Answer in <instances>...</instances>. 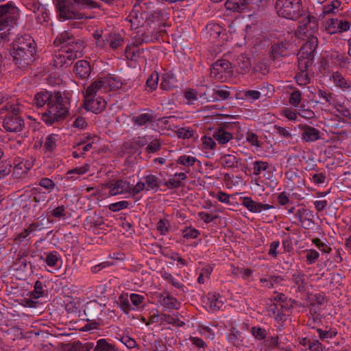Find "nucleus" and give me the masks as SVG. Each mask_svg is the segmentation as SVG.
<instances>
[{
    "instance_id": "1",
    "label": "nucleus",
    "mask_w": 351,
    "mask_h": 351,
    "mask_svg": "<svg viewBox=\"0 0 351 351\" xmlns=\"http://www.w3.org/2000/svg\"><path fill=\"white\" fill-rule=\"evenodd\" d=\"M33 104L38 108L47 106L46 111L42 114V120L47 125H51L63 120L69 114L70 97L68 93L43 90L34 95Z\"/></svg>"
},
{
    "instance_id": "2",
    "label": "nucleus",
    "mask_w": 351,
    "mask_h": 351,
    "mask_svg": "<svg viewBox=\"0 0 351 351\" xmlns=\"http://www.w3.org/2000/svg\"><path fill=\"white\" fill-rule=\"evenodd\" d=\"M36 44L29 34L19 36L13 43L10 55L19 68H25L34 60Z\"/></svg>"
},
{
    "instance_id": "3",
    "label": "nucleus",
    "mask_w": 351,
    "mask_h": 351,
    "mask_svg": "<svg viewBox=\"0 0 351 351\" xmlns=\"http://www.w3.org/2000/svg\"><path fill=\"white\" fill-rule=\"evenodd\" d=\"M23 106L18 99L12 102H7L0 108V114L6 112L3 121V127L10 132H18L23 130L25 126L24 119L21 114L23 111Z\"/></svg>"
},
{
    "instance_id": "4",
    "label": "nucleus",
    "mask_w": 351,
    "mask_h": 351,
    "mask_svg": "<svg viewBox=\"0 0 351 351\" xmlns=\"http://www.w3.org/2000/svg\"><path fill=\"white\" fill-rule=\"evenodd\" d=\"M275 9L279 16L293 21L298 19L304 12L302 0H276Z\"/></svg>"
},
{
    "instance_id": "5",
    "label": "nucleus",
    "mask_w": 351,
    "mask_h": 351,
    "mask_svg": "<svg viewBox=\"0 0 351 351\" xmlns=\"http://www.w3.org/2000/svg\"><path fill=\"white\" fill-rule=\"evenodd\" d=\"M19 16L18 8L12 2L0 5V36H5V29L16 23Z\"/></svg>"
},
{
    "instance_id": "6",
    "label": "nucleus",
    "mask_w": 351,
    "mask_h": 351,
    "mask_svg": "<svg viewBox=\"0 0 351 351\" xmlns=\"http://www.w3.org/2000/svg\"><path fill=\"white\" fill-rule=\"evenodd\" d=\"M55 6L59 21L80 20L84 18V14L74 8V5L71 0H56Z\"/></svg>"
},
{
    "instance_id": "7",
    "label": "nucleus",
    "mask_w": 351,
    "mask_h": 351,
    "mask_svg": "<svg viewBox=\"0 0 351 351\" xmlns=\"http://www.w3.org/2000/svg\"><path fill=\"white\" fill-rule=\"evenodd\" d=\"M232 72V64L228 60H218L211 66L210 77L223 82L231 77Z\"/></svg>"
},
{
    "instance_id": "8",
    "label": "nucleus",
    "mask_w": 351,
    "mask_h": 351,
    "mask_svg": "<svg viewBox=\"0 0 351 351\" xmlns=\"http://www.w3.org/2000/svg\"><path fill=\"white\" fill-rule=\"evenodd\" d=\"M160 188L158 178L156 176L149 174L144 176L143 181L138 182L135 186L132 188L131 194L136 195L143 191H153L156 192Z\"/></svg>"
},
{
    "instance_id": "9",
    "label": "nucleus",
    "mask_w": 351,
    "mask_h": 351,
    "mask_svg": "<svg viewBox=\"0 0 351 351\" xmlns=\"http://www.w3.org/2000/svg\"><path fill=\"white\" fill-rule=\"evenodd\" d=\"M350 23L346 20L331 18L325 26L326 32L332 35L337 33H342L349 30Z\"/></svg>"
},
{
    "instance_id": "10",
    "label": "nucleus",
    "mask_w": 351,
    "mask_h": 351,
    "mask_svg": "<svg viewBox=\"0 0 351 351\" xmlns=\"http://www.w3.org/2000/svg\"><path fill=\"white\" fill-rule=\"evenodd\" d=\"M106 106V101L100 95L90 97L85 95L84 107L86 110L99 114L105 110Z\"/></svg>"
},
{
    "instance_id": "11",
    "label": "nucleus",
    "mask_w": 351,
    "mask_h": 351,
    "mask_svg": "<svg viewBox=\"0 0 351 351\" xmlns=\"http://www.w3.org/2000/svg\"><path fill=\"white\" fill-rule=\"evenodd\" d=\"M261 91L248 90L243 92V98L247 100L254 101L260 99L262 94L265 97H271L274 93V86L269 84H264L260 88Z\"/></svg>"
},
{
    "instance_id": "12",
    "label": "nucleus",
    "mask_w": 351,
    "mask_h": 351,
    "mask_svg": "<svg viewBox=\"0 0 351 351\" xmlns=\"http://www.w3.org/2000/svg\"><path fill=\"white\" fill-rule=\"evenodd\" d=\"M146 12L142 11L141 8L134 5L132 10L126 18V21L131 23L132 28L137 29L143 26L145 22V16H147Z\"/></svg>"
},
{
    "instance_id": "13",
    "label": "nucleus",
    "mask_w": 351,
    "mask_h": 351,
    "mask_svg": "<svg viewBox=\"0 0 351 351\" xmlns=\"http://www.w3.org/2000/svg\"><path fill=\"white\" fill-rule=\"evenodd\" d=\"M106 187L109 189L110 195H117L125 193H130L132 187L128 181L117 180L114 182H110L106 184Z\"/></svg>"
},
{
    "instance_id": "14",
    "label": "nucleus",
    "mask_w": 351,
    "mask_h": 351,
    "mask_svg": "<svg viewBox=\"0 0 351 351\" xmlns=\"http://www.w3.org/2000/svg\"><path fill=\"white\" fill-rule=\"evenodd\" d=\"M230 95L231 93L226 86H216L215 89H209L208 93L205 95L207 96L208 101L226 100L230 98Z\"/></svg>"
},
{
    "instance_id": "15",
    "label": "nucleus",
    "mask_w": 351,
    "mask_h": 351,
    "mask_svg": "<svg viewBox=\"0 0 351 351\" xmlns=\"http://www.w3.org/2000/svg\"><path fill=\"white\" fill-rule=\"evenodd\" d=\"M74 59L68 53V51L61 49L55 52L53 56V66L56 68L69 66L72 64Z\"/></svg>"
},
{
    "instance_id": "16",
    "label": "nucleus",
    "mask_w": 351,
    "mask_h": 351,
    "mask_svg": "<svg viewBox=\"0 0 351 351\" xmlns=\"http://www.w3.org/2000/svg\"><path fill=\"white\" fill-rule=\"evenodd\" d=\"M241 204L252 213H261L263 210L274 208L271 205L256 202L250 197H241Z\"/></svg>"
},
{
    "instance_id": "17",
    "label": "nucleus",
    "mask_w": 351,
    "mask_h": 351,
    "mask_svg": "<svg viewBox=\"0 0 351 351\" xmlns=\"http://www.w3.org/2000/svg\"><path fill=\"white\" fill-rule=\"evenodd\" d=\"M84 48V42L75 38L74 40L70 41V43L66 44V46H65V47L63 49L68 51V53H69V55L71 56V57H73L75 60V59L82 56V50Z\"/></svg>"
},
{
    "instance_id": "18",
    "label": "nucleus",
    "mask_w": 351,
    "mask_h": 351,
    "mask_svg": "<svg viewBox=\"0 0 351 351\" xmlns=\"http://www.w3.org/2000/svg\"><path fill=\"white\" fill-rule=\"evenodd\" d=\"M104 79L99 78L97 80L93 82L86 88V95L88 97H97L100 94L106 93L107 88L104 84Z\"/></svg>"
},
{
    "instance_id": "19",
    "label": "nucleus",
    "mask_w": 351,
    "mask_h": 351,
    "mask_svg": "<svg viewBox=\"0 0 351 351\" xmlns=\"http://www.w3.org/2000/svg\"><path fill=\"white\" fill-rule=\"evenodd\" d=\"M317 46L318 38L315 36H310L300 49L298 53H300L302 56H313L315 58V51Z\"/></svg>"
},
{
    "instance_id": "20",
    "label": "nucleus",
    "mask_w": 351,
    "mask_h": 351,
    "mask_svg": "<svg viewBox=\"0 0 351 351\" xmlns=\"http://www.w3.org/2000/svg\"><path fill=\"white\" fill-rule=\"evenodd\" d=\"M301 130L302 139L305 142H314L321 138L319 130L314 127L303 125Z\"/></svg>"
},
{
    "instance_id": "21",
    "label": "nucleus",
    "mask_w": 351,
    "mask_h": 351,
    "mask_svg": "<svg viewBox=\"0 0 351 351\" xmlns=\"http://www.w3.org/2000/svg\"><path fill=\"white\" fill-rule=\"evenodd\" d=\"M290 44L287 41L277 42L272 44L271 52L274 59L285 57L289 54Z\"/></svg>"
},
{
    "instance_id": "22",
    "label": "nucleus",
    "mask_w": 351,
    "mask_h": 351,
    "mask_svg": "<svg viewBox=\"0 0 351 351\" xmlns=\"http://www.w3.org/2000/svg\"><path fill=\"white\" fill-rule=\"evenodd\" d=\"M74 72L79 78L86 79L91 73L90 62L84 60H78L75 64Z\"/></svg>"
},
{
    "instance_id": "23",
    "label": "nucleus",
    "mask_w": 351,
    "mask_h": 351,
    "mask_svg": "<svg viewBox=\"0 0 351 351\" xmlns=\"http://www.w3.org/2000/svg\"><path fill=\"white\" fill-rule=\"evenodd\" d=\"M234 66L237 73H246L251 68L250 58L245 54H240L237 56Z\"/></svg>"
},
{
    "instance_id": "24",
    "label": "nucleus",
    "mask_w": 351,
    "mask_h": 351,
    "mask_svg": "<svg viewBox=\"0 0 351 351\" xmlns=\"http://www.w3.org/2000/svg\"><path fill=\"white\" fill-rule=\"evenodd\" d=\"M160 304L165 308L169 309H179L180 303L178 300L171 296L169 293L164 292L160 294Z\"/></svg>"
},
{
    "instance_id": "25",
    "label": "nucleus",
    "mask_w": 351,
    "mask_h": 351,
    "mask_svg": "<svg viewBox=\"0 0 351 351\" xmlns=\"http://www.w3.org/2000/svg\"><path fill=\"white\" fill-rule=\"evenodd\" d=\"M295 216L298 218L300 223L304 226H310L313 223V217L312 211L305 208H300L295 212Z\"/></svg>"
},
{
    "instance_id": "26",
    "label": "nucleus",
    "mask_w": 351,
    "mask_h": 351,
    "mask_svg": "<svg viewBox=\"0 0 351 351\" xmlns=\"http://www.w3.org/2000/svg\"><path fill=\"white\" fill-rule=\"evenodd\" d=\"M84 311L86 316L95 319L101 315V305L96 301H90L86 304Z\"/></svg>"
},
{
    "instance_id": "27",
    "label": "nucleus",
    "mask_w": 351,
    "mask_h": 351,
    "mask_svg": "<svg viewBox=\"0 0 351 351\" xmlns=\"http://www.w3.org/2000/svg\"><path fill=\"white\" fill-rule=\"evenodd\" d=\"M341 3L339 0H333L330 3L322 7L319 17L324 18L326 16L337 13L341 7Z\"/></svg>"
},
{
    "instance_id": "28",
    "label": "nucleus",
    "mask_w": 351,
    "mask_h": 351,
    "mask_svg": "<svg viewBox=\"0 0 351 351\" xmlns=\"http://www.w3.org/2000/svg\"><path fill=\"white\" fill-rule=\"evenodd\" d=\"M332 78L335 84L343 90H351V82L346 80L341 73L338 71L333 73Z\"/></svg>"
},
{
    "instance_id": "29",
    "label": "nucleus",
    "mask_w": 351,
    "mask_h": 351,
    "mask_svg": "<svg viewBox=\"0 0 351 351\" xmlns=\"http://www.w3.org/2000/svg\"><path fill=\"white\" fill-rule=\"evenodd\" d=\"M93 348V343H83L80 341H75L72 343H66L64 346L66 351H89Z\"/></svg>"
},
{
    "instance_id": "30",
    "label": "nucleus",
    "mask_w": 351,
    "mask_h": 351,
    "mask_svg": "<svg viewBox=\"0 0 351 351\" xmlns=\"http://www.w3.org/2000/svg\"><path fill=\"white\" fill-rule=\"evenodd\" d=\"M186 179V175L184 173H177L173 178H171L165 183V185L171 189H175L182 186V181Z\"/></svg>"
},
{
    "instance_id": "31",
    "label": "nucleus",
    "mask_w": 351,
    "mask_h": 351,
    "mask_svg": "<svg viewBox=\"0 0 351 351\" xmlns=\"http://www.w3.org/2000/svg\"><path fill=\"white\" fill-rule=\"evenodd\" d=\"M213 136L215 141L221 145L227 143L232 138V134L223 128L217 129L213 132Z\"/></svg>"
},
{
    "instance_id": "32",
    "label": "nucleus",
    "mask_w": 351,
    "mask_h": 351,
    "mask_svg": "<svg viewBox=\"0 0 351 351\" xmlns=\"http://www.w3.org/2000/svg\"><path fill=\"white\" fill-rule=\"evenodd\" d=\"M247 5V0H227L225 3L227 10L237 12H241Z\"/></svg>"
},
{
    "instance_id": "33",
    "label": "nucleus",
    "mask_w": 351,
    "mask_h": 351,
    "mask_svg": "<svg viewBox=\"0 0 351 351\" xmlns=\"http://www.w3.org/2000/svg\"><path fill=\"white\" fill-rule=\"evenodd\" d=\"M74 36L69 32L64 31L60 34L54 40V45L56 46H62L61 49H63L69 44L70 41L74 40Z\"/></svg>"
},
{
    "instance_id": "34",
    "label": "nucleus",
    "mask_w": 351,
    "mask_h": 351,
    "mask_svg": "<svg viewBox=\"0 0 351 351\" xmlns=\"http://www.w3.org/2000/svg\"><path fill=\"white\" fill-rule=\"evenodd\" d=\"M108 91L117 90L122 88L123 84L121 79L114 77H103Z\"/></svg>"
},
{
    "instance_id": "35",
    "label": "nucleus",
    "mask_w": 351,
    "mask_h": 351,
    "mask_svg": "<svg viewBox=\"0 0 351 351\" xmlns=\"http://www.w3.org/2000/svg\"><path fill=\"white\" fill-rule=\"evenodd\" d=\"M317 27V19L308 14L306 18H304L302 21L300 22V28L302 29L304 34L310 29H314Z\"/></svg>"
},
{
    "instance_id": "36",
    "label": "nucleus",
    "mask_w": 351,
    "mask_h": 351,
    "mask_svg": "<svg viewBox=\"0 0 351 351\" xmlns=\"http://www.w3.org/2000/svg\"><path fill=\"white\" fill-rule=\"evenodd\" d=\"M176 80L172 75L165 73L162 76L160 86L164 90H170L176 86Z\"/></svg>"
},
{
    "instance_id": "37",
    "label": "nucleus",
    "mask_w": 351,
    "mask_h": 351,
    "mask_svg": "<svg viewBox=\"0 0 351 351\" xmlns=\"http://www.w3.org/2000/svg\"><path fill=\"white\" fill-rule=\"evenodd\" d=\"M154 120V117L148 113H143L132 117L133 123L138 126L145 125L147 123H152Z\"/></svg>"
},
{
    "instance_id": "38",
    "label": "nucleus",
    "mask_w": 351,
    "mask_h": 351,
    "mask_svg": "<svg viewBox=\"0 0 351 351\" xmlns=\"http://www.w3.org/2000/svg\"><path fill=\"white\" fill-rule=\"evenodd\" d=\"M220 162L224 168L238 167L239 160L233 154H224L220 158Z\"/></svg>"
},
{
    "instance_id": "39",
    "label": "nucleus",
    "mask_w": 351,
    "mask_h": 351,
    "mask_svg": "<svg viewBox=\"0 0 351 351\" xmlns=\"http://www.w3.org/2000/svg\"><path fill=\"white\" fill-rule=\"evenodd\" d=\"M143 50L138 47L137 45H127L125 53L128 59L135 60L143 53Z\"/></svg>"
},
{
    "instance_id": "40",
    "label": "nucleus",
    "mask_w": 351,
    "mask_h": 351,
    "mask_svg": "<svg viewBox=\"0 0 351 351\" xmlns=\"http://www.w3.org/2000/svg\"><path fill=\"white\" fill-rule=\"evenodd\" d=\"M298 69L300 71H307L308 69L312 66L314 58L313 56H301L300 53H298Z\"/></svg>"
},
{
    "instance_id": "41",
    "label": "nucleus",
    "mask_w": 351,
    "mask_h": 351,
    "mask_svg": "<svg viewBox=\"0 0 351 351\" xmlns=\"http://www.w3.org/2000/svg\"><path fill=\"white\" fill-rule=\"evenodd\" d=\"M46 257L44 259L45 263L49 267H56L61 257L56 251H52L45 253Z\"/></svg>"
},
{
    "instance_id": "42",
    "label": "nucleus",
    "mask_w": 351,
    "mask_h": 351,
    "mask_svg": "<svg viewBox=\"0 0 351 351\" xmlns=\"http://www.w3.org/2000/svg\"><path fill=\"white\" fill-rule=\"evenodd\" d=\"M117 304L119 308L126 314L131 310V306L128 299V293H121L117 300Z\"/></svg>"
},
{
    "instance_id": "43",
    "label": "nucleus",
    "mask_w": 351,
    "mask_h": 351,
    "mask_svg": "<svg viewBox=\"0 0 351 351\" xmlns=\"http://www.w3.org/2000/svg\"><path fill=\"white\" fill-rule=\"evenodd\" d=\"M74 6L80 9L99 8V5L93 0H73Z\"/></svg>"
},
{
    "instance_id": "44",
    "label": "nucleus",
    "mask_w": 351,
    "mask_h": 351,
    "mask_svg": "<svg viewBox=\"0 0 351 351\" xmlns=\"http://www.w3.org/2000/svg\"><path fill=\"white\" fill-rule=\"evenodd\" d=\"M159 75L157 72L152 73L146 81V90L152 92L156 90L158 84Z\"/></svg>"
},
{
    "instance_id": "45",
    "label": "nucleus",
    "mask_w": 351,
    "mask_h": 351,
    "mask_svg": "<svg viewBox=\"0 0 351 351\" xmlns=\"http://www.w3.org/2000/svg\"><path fill=\"white\" fill-rule=\"evenodd\" d=\"M46 286L40 280L36 281L34 284V289L32 292H30V297L32 298L38 299L40 298L45 295V289L44 288Z\"/></svg>"
},
{
    "instance_id": "46",
    "label": "nucleus",
    "mask_w": 351,
    "mask_h": 351,
    "mask_svg": "<svg viewBox=\"0 0 351 351\" xmlns=\"http://www.w3.org/2000/svg\"><path fill=\"white\" fill-rule=\"evenodd\" d=\"M95 351H117L115 346L108 343L105 339H99Z\"/></svg>"
},
{
    "instance_id": "47",
    "label": "nucleus",
    "mask_w": 351,
    "mask_h": 351,
    "mask_svg": "<svg viewBox=\"0 0 351 351\" xmlns=\"http://www.w3.org/2000/svg\"><path fill=\"white\" fill-rule=\"evenodd\" d=\"M89 170V165L86 164L85 165L76 167L71 170H69L66 173V178L69 180H75L77 177H74L73 174L83 175L86 173Z\"/></svg>"
},
{
    "instance_id": "48",
    "label": "nucleus",
    "mask_w": 351,
    "mask_h": 351,
    "mask_svg": "<svg viewBox=\"0 0 351 351\" xmlns=\"http://www.w3.org/2000/svg\"><path fill=\"white\" fill-rule=\"evenodd\" d=\"M58 135L52 134L49 135L45 140L43 147L47 151H52L56 147Z\"/></svg>"
},
{
    "instance_id": "49",
    "label": "nucleus",
    "mask_w": 351,
    "mask_h": 351,
    "mask_svg": "<svg viewBox=\"0 0 351 351\" xmlns=\"http://www.w3.org/2000/svg\"><path fill=\"white\" fill-rule=\"evenodd\" d=\"M295 80L298 85L302 86L309 84L311 78L307 71H300L295 75Z\"/></svg>"
},
{
    "instance_id": "50",
    "label": "nucleus",
    "mask_w": 351,
    "mask_h": 351,
    "mask_svg": "<svg viewBox=\"0 0 351 351\" xmlns=\"http://www.w3.org/2000/svg\"><path fill=\"white\" fill-rule=\"evenodd\" d=\"M162 278L169 282H170L173 287L182 290L184 287V285L177 280L170 273L167 271H164L161 274Z\"/></svg>"
},
{
    "instance_id": "51",
    "label": "nucleus",
    "mask_w": 351,
    "mask_h": 351,
    "mask_svg": "<svg viewBox=\"0 0 351 351\" xmlns=\"http://www.w3.org/2000/svg\"><path fill=\"white\" fill-rule=\"evenodd\" d=\"M161 320L177 327H182L185 325V323L183 321H181L178 318H174L170 315L162 314L161 315Z\"/></svg>"
},
{
    "instance_id": "52",
    "label": "nucleus",
    "mask_w": 351,
    "mask_h": 351,
    "mask_svg": "<svg viewBox=\"0 0 351 351\" xmlns=\"http://www.w3.org/2000/svg\"><path fill=\"white\" fill-rule=\"evenodd\" d=\"M219 295L215 293L208 298V300H210L209 306L211 310L218 311L222 307L223 302L222 300H219Z\"/></svg>"
},
{
    "instance_id": "53",
    "label": "nucleus",
    "mask_w": 351,
    "mask_h": 351,
    "mask_svg": "<svg viewBox=\"0 0 351 351\" xmlns=\"http://www.w3.org/2000/svg\"><path fill=\"white\" fill-rule=\"evenodd\" d=\"M196 160L197 159L195 157L182 155L178 158L177 163L186 167H192Z\"/></svg>"
},
{
    "instance_id": "54",
    "label": "nucleus",
    "mask_w": 351,
    "mask_h": 351,
    "mask_svg": "<svg viewBox=\"0 0 351 351\" xmlns=\"http://www.w3.org/2000/svg\"><path fill=\"white\" fill-rule=\"evenodd\" d=\"M170 224L167 219H161L157 223V230L160 232L162 235H166L169 231Z\"/></svg>"
},
{
    "instance_id": "55",
    "label": "nucleus",
    "mask_w": 351,
    "mask_h": 351,
    "mask_svg": "<svg viewBox=\"0 0 351 351\" xmlns=\"http://www.w3.org/2000/svg\"><path fill=\"white\" fill-rule=\"evenodd\" d=\"M302 99V95L299 90H293L289 98V104L294 106L298 107Z\"/></svg>"
},
{
    "instance_id": "56",
    "label": "nucleus",
    "mask_w": 351,
    "mask_h": 351,
    "mask_svg": "<svg viewBox=\"0 0 351 351\" xmlns=\"http://www.w3.org/2000/svg\"><path fill=\"white\" fill-rule=\"evenodd\" d=\"M269 168V164L267 162L258 160L254 162L253 173L255 176H258L263 171Z\"/></svg>"
},
{
    "instance_id": "57",
    "label": "nucleus",
    "mask_w": 351,
    "mask_h": 351,
    "mask_svg": "<svg viewBox=\"0 0 351 351\" xmlns=\"http://www.w3.org/2000/svg\"><path fill=\"white\" fill-rule=\"evenodd\" d=\"M194 131L190 128H181L176 131L178 138L188 139L193 136Z\"/></svg>"
},
{
    "instance_id": "58",
    "label": "nucleus",
    "mask_w": 351,
    "mask_h": 351,
    "mask_svg": "<svg viewBox=\"0 0 351 351\" xmlns=\"http://www.w3.org/2000/svg\"><path fill=\"white\" fill-rule=\"evenodd\" d=\"M202 145L204 149L213 150L216 147V143L215 138L213 137L204 136L202 138Z\"/></svg>"
},
{
    "instance_id": "59",
    "label": "nucleus",
    "mask_w": 351,
    "mask_h": 351,
    "mask_svg": "<svg viewBox=\"0 0 351 351\" xmlns=\"http://www.w3.org/2000/svg\"><path fill=\"white\" fill-rule=\"evenodd\" d=\"M109 37L110 46L113 49H117L122 45L123 42L122 37L119 34L111 35L109 36Z\"/></svg>"
},
{
    "instance_id": "60",
    "label": "nucleus",
    "mask_w": 351,
    "mask_h": 351,
    "mask_svg": "<svg viewBox=\"0 0 351 351\" xmlns=\"http://www.w3.org/2000/svg\"><path fill=\"white\" fill-rule=\"evenodd\" d=\"M306 253V262L308 265L315 263L319 257V252L315 250H307Z\"/></svg>"
},
{
    "instance_id": "61",
    "label": "nucleus",
    "mask_w": 351,
    "mask_h": 351,
    "mask_svg": "<svg viewBox=\"0 0 351 351\" xmlns=\"http://www.w3.org/2000/svg\"><path fill=\"white\" fill-rule=\"evenodd\" d=\"M182 234L186 239H196L199 235V232L194 228L187 227L183 230Z\"/></svg>"
},
{
    "instance_id": "62",
    "label": "nucleus",
    "mask_w": 351,
    "mask_h": 351,
    "mask_svg": "<svg viewBox=\"0 0 351 351\" xmlns=\"http://www.w3.org/2000/svg\"><path fill=\"white\" fill-rule=\"evenodd\" d=\"M317 96L320 99V103L323 104L324 101L331 104L333 99L332 95L327 91L319 89L317 91Z\"/></svg>"
},
{
    "instance_id": "63",
    "label": "nucleus",
    "mask_w": 351,
    "mask_h": 351,
    "mask_svg": "<svg viewBox=\"0 0 351 351\" xmlns=\"http://www.w3.org/2000/svg\"><path fill=\"white\" fill-rule=\"evenodd\" d=\"M128 206L129 202L128 201L123 200L110 204L109 209L112 212H117L123 209L127 208Z\"/></svg>"
},
{
    "instance_id": "64",
    "label": "nucleus",
    "mask_w": 351,
    "mask_h": 351,
    "mask_svg": "<svg viewBox=\"0 0 351 351\" xmlns=\"http://www.w3.org/2000/svg\"><path fill=\"white\" fill-rule=\"evenodd\" d=\"M292 280L299 289L304 287L305 282L304 274L302 272L295 273L292 275Z\"/></svg>"
}]
</instances>
